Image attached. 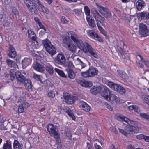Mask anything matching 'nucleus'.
<instances>
[{"instance_id": "f257e3e1", "label": "nucleus", "mask_w": 149, "mask_h": 149, "mask_svg": "<svg viewBox=\"0 0 149 149\" xmlns=\"http://www.w3.org/2000/svg\"><path fill=\"white\" fill-rule=\"evenodd\" d=\"M119 118L125 122L129 124L125 127V130L128 132H134V133H138L139 132V128L137 126V122L131 120L123 116H120Z\"/></svg>"}, {"instance_id": "f03ea898", "label": "nucleus", "mask_w": 149, "mask_h": 149, "mask_svg": "<svg viewBox=\"0 0 149 149\" xmlns=\"http://www.w3.org/2000/svg\"><path fill=\"white\" fill-rule=\"evenodd\" d=\"M43 44L46 51L52 56L56 53V49L54 46L52 45L50 42L46 39L42 41Z\"/></svg>"}, {"instance_id": "7ed1b4c3", "label": "nucleus", "mask_w": 149, "mask_h": 149, "mask_svg": "<svg viewBox=\"0 0 149 149\" xmlns=\"http://www.w3.org/2000/svg\"><path fill=\"white\" fill-rule=\"evenodd\" d=\"M98 72V71L96 68L91 67H90L87 70L81 72V74L84 77L89 78L94 77L96 75Z\"/></svg>"}, {"instance_id": "20e7f679", "label": "nucleus", "mask_w": 149, "mask_h": 149, "mask_svg": "<svg viewBox=\"0 0 149 149\" xmlns=\"http://www.w3.org/2000/svg\"><path fill=\"white\" fill-rule=\"evenodd\" d=\"M96 5L99 11L103 16L106 18H109L111 17V13L107 8L104 7L97 3H96Z\"/></svg>"}, {"instance_id": "39448f33", "label": "nucleus", "mask_w": 149, "mask_h": 149, "mask_svg": "<svg viewBox=\"0 0 149 149\" xmlns=\"http://www.w3.org/2000/svg\"><path fill=\"white\" fill-rule=\"evenodd\" d=\"M77 99L76 97L72 95H68L66 94L64 95L63 101L67 104H72Z\"/></svg>"}, {"instance_id": "423d86ee", "label": "nucleus", "mask_w": 149, "mask_h": 149, "mask_svg": "<svg viewBox=\"0 0 149 149\" xmlns=\"http://www.w3.org/2000/svg\"><path fill=\"white\" fill-rule=\"evenodd\" d=\"M87 34L89 36L95 40L99 42H102L103 41V39L97 34L93 30H88V31Z\"/></svg>"}, {"instance_id": "0eeeda50", "label": "nucleus", "mask_w": 149, "mask_h": 149, "mask_svg": "<svg viewBox=\"0 0 149 149\" xmlns=\"http://www.w3.org/2000/svg\"><path fill=\"white\" fill-rule=\"evenodd\" d=\"M139 32L140 34L143 36H146L148 34V30L146 25L143 23L139 25Z\"/></svg>"}, {"instance_id": "6e6552de", "label": "nucleus", "mask_w": 149, "mask_h": 149, "mask_svg": "<svg viewBox=\"0 0 149 149\" xmlns=\"http://www.w3.org/2000/svg\"><path fill=\"white\" fill-rule=\"evenodd\" d=\"M65 58L62 53L58 54L54 60L55 62L59 64L63 65L65 62Z\"/></svg>"}, {"instance_id": "1a4fd4ad", "label": "nucleus", "mask_w": 149, "mask_h": 149, "mask_svg": "<svg viewBox=\"0 0 149 149\" xmlns=\"http://www.w3.org/2000/svg\"><path fill=\"white\" fill-rule=\"evenodd\" d=\"M107 100L110 102L112 104H116L120 102V98L114 94L111 93L109 98H107Z\"/></svg>"}, {"instance_id": "9d476101", "label": "nucleus", "mask_w": 149, "mask_h": 149, "mask_svg": "<svg viewBox=\"0 0 149 149\" xmlns=\"http://www.w3.org/2000/svg\"><path fill=\"white\" fill-rule=\"evenodd\" d=\"M101 89L102 91L101 93V95L107 100V98H109L110 95L111 93V92L106 87L104 86Z\"/></svg>"}, {"instance_id": "9b49d317", "label": "nucleus", "mask_w": 149, "mask_h": 149, "mask_svg": "<svg viewBox=\"0 0 149 149\" xmlns=\"http://www.w3.org/2000/svg\"><path fill=\"white\" fill-rule=\"evenodd\" d=\"M93 14L94 17L95 18L96 21L97 22L102 23V22H104L105 21V19L103 17L100 15L98 12L96 10H94L93 11Z\"/></svg>"}, {"instance_id": "f8f14e48", "label": "nucleus", "mask_w": 149, "mask_h": 149, "mask_svg": "<svg viewBox=\"0 0 149 149\" xmlns=\"http://www.w3.org/2000/svg\"><path fill=\"white\" fill-rule=\"evenodd\" d=\"M85 44L87 50L91 55L95 58H97L98 56L95 50L88 43L86 42Z\"/></svg>"}, {"instance_id": "ddd939ff", "label": "nucleus", "mask_w": 149, "mask_h": 149, "mask_svg": "<svg viewBox=\"0 0 149 149\" xmlns=\"http://www.w3.org/2000/svg\"><path fill=\"white\" fill-rule=\"evenodd\" d=\"M77 82L81 86L86 87H91L92 86V83L90 81H86L83 79H78Z\"/></svg>"}, {"instance_id": "4468645a", "label": "nucleus", "mask_w": 149, "mask_h": 149, "mask_svg": "<svg viewBox=\"0 0 149 149\" xmlns=\"http://www.w3.org/2000/svg\"><path fill=\"white\" fill-rule=\"evenodd\" d=\"M15 75L18 83H23L26 80L25 77L19 72H15Z\"/></svg>"}, {"instance_id": "2eb2a0df", "label": "nucleus", "mask_w": 149, "mask_h": 149, "mask_svg": "<svg viewBox=\"0 0 149 149\" xmlns=\"http://www.w3.org/2000/svg\"><path fill=\"white\" fill-rule=\"evenodd\" d=\"M145 5V3L143 0H138L136 3V8L139 11L141 10Z\"/></svg>"}, {"instance_id": "dca6fc26", "label": "nucleus", "mask_w": 149, "mask_h": 149, "mask_svg": "<svg viewBox=\"0 0 149 149\" xmlns=\"http://www.w3.org/2000/svg\"><path fill=\"white\" fill-rule=\"evenodd\" d=\"M137 16L141 19H149V13L143 11L137 14Z\"/></svg>"}, {"instance_id": "f3484780", "label": "nucleus", "mask_w": 149, "mask_h": 149, "mask_svg": "<svg viewBox=\"0 0 149 149\" xmlns=\"http://www.w3.org/2000/svg\"><path fill=\"white\" fill-rule=\"evenodd\" d=\"M32 59L29 58H25L22 61V67L23 68H25L31 63Z\"/></svg>"}, {"instance_id": "a211bd4d", "label": "nucleus", "mask_w": 149, "mask_h": 149, "mask_svg": "<svg viewBox=\"0 0 149 149\" xmlns=\"http://www.w3.org/2000/svg\"><path fill=\"white\" fill-rule=\"evenodd\" d=\"M80 107L84 110L88 112L90 110V107L86 102L81 101L80 102Z\"/></svg>"}, {"instance_id": "6ab92c4d", "label": "nucleus", "mask_w": 149, "mask_h": 149, "mask_svg": "<svg viewBox=\"0 0 149 149\" xmlns=\"http://www.w3.org/2000/svg\"><path fill=\"white\" fill-rule=\"evenodd\" d=\"M9 48V52L8 53V56L10 58H15L17 55V54L14 47L12 45H10Z\"/></svg>"}, {"instance_id": "aec40b11", "label": "nucleus", "mask_w": 149, "mask_h": 149, "mask_svg": "<svg viewBox=\"0 0 149 149\" xmlns=\"http://www.w3.org/2000/svg\"><path fill=\"white\" fill-rule=\"evenodd\" d=\"M24 86L29 91H31L32 90L33 85L31 82L30 79H26L24 81Z\"/></svg>"}, {"instance_id": "412c9836", "label": "nucleus", "mask_w": 149, "mask_h": 149, "mask_svg": "<svg viewBox=\"0 0 149 149\" xmlns=\"http://www.w3.org/2000/svg\"><path fill=\"white\" fill-rule=\"evenodd\" d=\"M68 34L69 37H70L72 40L74 41V43L77 42V41L79 40L78 39L77 34L75 33L72 31H70L68 32Z\"/></svg>"}, {"instance_id": "4be33fe9", "label": "nucleus", "mask_w": 149, "mask_h": 149, "mask_svg": "<svg viewBox=\"0 0 149 149\" xmlns=\"http://www.w3.org/2000/svg\"><path fill=\"white\" fill-rule=\"evenodd\" d=\"M75 43L77 45L79 48L83 50L84 52H86L87 51L84 44L81 40L79 39Z\"/></svg>"}, {"instance_id": "5701e85b", "label": "nucleus", "mask_w": 149, "mask_h": 149, "mask_svg": "<svg viewBox=\"0 0 149 149\" xmlns=\"http://www.w3.org/2000/svg\"><path fill=\"white\" fill-rule=\"evenodd\" d=\"M33 68L36 70L40 72H42L44 70L43 66L40 64L36 62L33 66Z\"/></svg>"}, {"instance_id": "b1692460", "label": "nucleus", "mask_w": 149, "mask_h": 149, "mask_svg": "<svg viewBox=\"0 0 149 149\" xmlns=\"http://www.w3.org/2000/svg\"><path fill=\"white\" fill-rule=\"evenodd\" d=\"M66 47L68 50L71 51L72 52H76V47L72 43H70L66 46Z\"/></svg>"}, {"instance_id": "393cba45", "label": "nucleus", "mask_w": 149, "mask_h": 149, "mask_svg": "<svg viewBox=\"0 0 149 149\" xmlns=\"http://www.w3.org/2000/svg\"><path fill=\"white\" fill-rule=\"evenodd\" d=\"M22 143H20L17 140H15L13 143V148L14 149H22Z\"/></svg>"}, {"instance_id": "a878e982", "label": "nucleus", "mask_w": 149, "mask_h": 149, "mask_svg": "<svg viewBox=\"0 0 149 149\" xmlns=\"http://www.w3.org/2000/svg\"><path fill=\"white\" fill-rule=\"evenodd\" d=\"M30 12L33 15H36L37 13V10L35 4L33 3L28 8Z\"/></svg>"}, {"instance_id": "bb28decb", "label": "nucleus", "mask_w": 149, "mask_h": 149, "mask_svg": "<svg viewBox=\"0 0 149 149\" xmlns=\"http://www.w3.org/2000/svg\"><path fill=\"white\" fill-rule=\"evenodd\" d=\"M6 62L8 67H13L15 68L17 66L15 62L10 59H7Z\"/></svg>"}, {"instance_id": "cd10ccee", "label": "nucleus", "mask_w": 149, "mask_h": 149, "mask_svg": "<svg viewBox=\"0 0 149 149\" xmlns=\"http://www.w3.org/2000/svg\"><path fill=\"white\" fill-rule=\"evenodd\" d=\"M86 19L90 26L94 28L95 26V23L93 19H92L90 18V17L88 16L86 17Z\"/></svg>"}, {"instance_id": "c85d7f7f", "label": "nucleus", "mask_w": 149, "mask_h": 149, "mask_svg": "<svg viewBox=\"0 0 149 149\" xmlns=\"http://www.w3.org/2000/svg\"><path fill=\"white\" fill-rule=\"evenodd\" d=\"M46 70L50 74L52 75L53 73V68L52 65L49 64H47L46 65Z\"/></svg>"}, {"instance_id": "c756f323", "label": "nucleus", "mask_w": 149, "mask_h": 149, "mask_svg": "<svg viewBox=\"0 0 149 149\" xmlns=\"http://www.w3.org/2000/svg\"><path fill=\"white\" fill-rule=\"evenodd\" d=\"M28 32L29 38H31L32 40H35L36 39V36L32 30L31 29L29 30Z\"/></svg>"}, {"instance_id": "7c9ffc66", "label": "nucleus", "mask_w": 149, "mask_h": 149, "mask_svg": "<svg viewBox=\"0 0 149 149\" xmlns=\"http://www.w3.org/2000/svg\"><path fill=\"white\" fill-rule=\"evenodd\" d=\"M115 91H117L118 92L121 94H124L125 92V89L120 86L118 84L117 87L115 90Z\"/></svg>"}, {"instance_id": "2f4dec72", "label": "nucleus", "mask_w": 149, "mask_h": 149, "mask_svg": "<svg viewBox=\"0 0 149 149\" xmlns=\"http://www.w3.org/2000/svg\"><path fill=\"white\" fill-rule=\"evenodd\" d=\"M101 88L100 87H92L91 89V93L95 95L101 92Z\"/></svg>"}, {"instance_id": "473e14b6", "label": "nucleus", "mask_w": 149, "mask_h": 149, "mask_svg": "<svg viewBox=\"0 0 149 149\" xmlns=\"http://www.w3.org/2000/svg\"><path fill=\"white\" fill-rule=\"evenodd\" d=\"M11 145L10 141L7 140L3 144V149H11Z\"/></svg>"}, {"instance_id": "72a5a7b5", "label": "nucleus", "mask_w": 149, "mask_h": 149, "mask_svg": "<svg viewBox=\"0 0 149 149\" xmlns=\"http://www.w3.org/2000/svg\"><path fill=\"white\" fill-rule=\"evenodd\" d=\"M68 77L71 79H74L75 76V74L72 69H69L68 71Z\"/></svg>"}, {"instance_id": "f704fd0d", "label": "nucleus", "mask_w": 149, "mask_h": 149, "mask_svg": "<svg viewBox=\"0 0 149 149\" xmlns=\"http://www.w3.org/2000/svg\"><path fill=\"white\" fill-rule=\"evenodd\" d=\"M32 40V42L30 45L31 47L33 49H36L38 47V44L36 40V39L35 40Z\"/></svg>"}, {"instance_id": "c9c22d12", "label": "nucleus", "mask_w": 149, "mask_h": 149, "mask_svg": "<svg viewBox=\"0 0 149 149\" xmlns=\"http://www.w3.org/2000/svg\"><path fill=\"white\" fill-rule=\"evenodd\" d=\"M117 72L121 77L124 79H126L127 78V75L124 72L119 70H117Z\"/></svg>"}, {"instance_id": "e433bc0d", "label": "nucleus", "mask_w": 149, "mask_h": 149, "mask_svg": "<svg viewBox=\"0 0 149 149\" xmlns=\"http://www.w3.org/2000/svg\"><path fill=\"white\" fill-rule=\"evenodd\" d=\"M55 70L61 77H66L67 76L65 75L63 71L56 68H55Z\"/></svg>"}, {"instance_id": "4c0bfd02", "label": "nucleus", "mask_w": 149, "mask_h": 149, "mask_svg": "<svg viewBox=\"0 0 149 149\" xmlns=\"http://www.w3.org/2000/svg\"><path fill=\"white\" fill-rule=\"evenodd\" d=\"M118 84H114L113 82H109L108 83V86L114 90H115Z\"/></svg>"}, {"instance_id": "58836bf2", "label": "nucleus", "mask_w": 149, "mask_h": 149, "mask_svg": "<svg viewBox=\"0 0 149 149\" xmlns=\"http://www.w3.org/2000/svg\"><path fill=\"white\" fill-rule=\"evenodd\" d=\"M97 26L98 29L100 31V32L105 36H106V32L99 25L98 22H97Z\"/></svg>"}, {"instance_id": "ea45409f", "label": "nucleus", "mask_w": 149, "mask_h": 149, "mask_svg": "<svg viewBox=\"0 0 149 149\" xmlns=\"http://www.w3.org/2000/svg\"><path fill=\"white\" fill-rule=\"evenodd\" d=\"M47 95L49 97L53 98L55 96V92L52 90L49 91L47 93Z\"/></svg>"}, {"instance_id": "a19ab883", "label": "nucleus", "mask_w": 149, "mask_h": 149, "mask_svg": "<svg viewBox=\"0 0 149 149\" xmlns=\"http://www.w3.org/2000/svg\"><path fill=\"white\" fill-rule=\"evenodd\" d=\"M84 10L85 14L87 16H90V10L89 8L87 6H85L84 7Z\"/></svg>"}, {"instance_id": "79ce46f5", "label": "nucleus", "mask_w": 149, "mask_h": 149, "mask_svg": "<svg viewBox=\"0 0 149 149\" xmlns=\"http://www.w3.org/2000/svg\"><path fill=\"white\" fill-rule=\"evenodd\" d=\"M120 45L121 46L120 47H119L118 45L117 46L118 49H119L120 52H123L124 51L123 49L121 47H124L125 45V43L124 41L123 40L120 41Z\"/></svg>"}, {"instance_id": "37998d69", "label": "nucleus", "mask_w": 149, "mask_h": 149, "mask_svg": "<svg viewBox=\"0 0 149 149\" xmlns=\"http://www.w3.org/2000/svg\"><path fill=\"white\" fill-rule=\"evenodd\" d=\"M140 116L142 118L146 119L149 121V115L145 113H143L140 114Z\"/></svg>"}, {"instance_id": "c03bdc74", "label": "nucleus", "mask_w": 149, "mask_h": 149, "mask_svg": "<svg viewBox=\"0 0 149 149\" xmlns=\"http://www.w3.org/2000/svg\"><path fill=\"white\" fill-rule=\"evenodd\" d=\"M69 37H67L66 36H64L63 38V42L66 46L70 43L69 39Z\"/></svg>"}, {"instance_id": "a18cd8bd", "label": "nucleus", "mask_w": 149, "mask_h": 149, "mask_svg": "<svg viewBox=\"0 0 149 149\" xmlns=\"http://www.w3.org/2000/svg\"><path fill=\"white\" fill-rule=\"evenodd\" d=\"M54 148L55 149H61L62 147L61 143L59 141H57L56 143L54 146Z\"/></svg>"}, {"instance_id": "49530a36", "label": "nucleus", "mask_w": 149, "mask_h": 149, "mask_svg": "<svg viewBox=\"0 0 149 149\" xmlns=\"http://www.w3.org/2000/svg\"><path fill=\"white\" fill-rule=\"evenodd\" d=\"M35 3L37 4L38 6V9H39L40 8H41L42 7H43V5H42L41 2L39 0H33Z\"/></svg>"}, {"instance_id": "de8ad7c7", "label": "nucleus", "mask_w": 149, "mask_h": 149, "mask_svg": "<svg viewBox=\"0 0 149 149\" xmlns=\"http://www.w3.org/2000/svg\"><path fill=\"white\" fill-rule=\"evenodd\" d=\"M144 102L148 105H149V96L145 95L143 97Z\"/></svg>"}, {"instance_id": "09e8293b", "label": "nucleus", "mask_w": 149, "mask_h": 149, "mask_svg": "<svg viewBox=\"0 0 149 149\" xmlns=\"http://www.w3.org/2000/svg\"><path fill=\"white\" fill-rule=\"evenodd\" d=\"M39 10L47 14H48L49 12L48 9L44 7L43 6V7H42L41 8H40Z\"/></svg>"}, {"instance_id": "8fccbe9b", "label": "nucleus", "mask_w": 149, "mask_h": 149, "mask_svg": "<svg viewBox=\"0 0 149 149\" xmlns=\"http://www.w3.org/2000/svg\"><path fill=\"white\" fill-rule=\"evenodd\" d=\"M24 3L27 8L31 6V5L33 4L32 1L30 0H26L24 1Z\"/></svg>"}, {"instance_id": "3c124183", "label": "nucleus", "mask_w": 149, "mask_h": 149, "mask_svg": "<svg viewBox=\"0 0 149 149\" xmlns=\"http://www.w3.org/2000/svg\"><path fill=\"white\" fill-rule=\"evenodd\" d=\"M74 13L77 15H79L81 13V10L79 9H75L73 11Z\"/></svg>"}, {"instance_id": "603ef678", "label": "nucleus", "mask_w": 149, "mask_h": 149, "mask_svg": "<svg viewBox=\"0 0 149 149\" xmlns=\"http://www.w3.org/2000/svg\"><path fill=\"white\" fill-rule=\"evenodd\" d=\"M137 56H139L140 57V59H141V61L142 62L144 63H145V64L146 65H148V64L149 65V62H148L147 61H145L143 59V57H142V56H141L140 54H138L137 55Z\"/></svg>"}, {"instance_id": "864d4df0", "label": "nucleus", "mask_w": 149, "mask_h": 149, "mask_svg": "<svg viewBox=\"0 0 149 149\" xmlns=\"http://www.w3.org/2000/svg\"><path fill=\"white\" fill-rule=\"evenodd\" d=\"M54 125L52 124L49 125L47 126V129L49 132H51V130L53 129L54 128Z\"/></svg>"}, {"instance_id": "5fc2aeb1", "label": "nucleus", "mask_w": 149, "mask_h": 149, "mask_svg": "<svg viewBox=\"0 0 149 149\" xmlns=\"http://www.w3.org/2000/svg\"><path fill=\"white\" fill-rule=\"evenodd\" d=\"M33 77L38 81H41L40 75H38L36 74H34Z\"/></svg>"}, {"instance_id": "6e6d98bb", "label": "nucleus", "mask_w": 149, "mask_h": 149, "mask_svg": "<svg viewBox=\"0 0 149 149\" xmlns=\"http://www.w3.org/2000/svg\"><path fill=\"white\" fill-rule=\"evenodd\" d=\"M12 12L13 14L15 15H18L19 14L17 10L15 7L13 8Z\"/></svg>"}, {"instance_id": "4d7b16f0", "label": "nucleus", "mask_w": 149, "mask_h": 149, "mask_svg": "<svg viewBox=\"0 0 149 149\" xmlns=\"http://www.w3.org/2000/svg\"><path fill=\"white\" fill-rule=\"evenodd\" d=\"M18 111L19 113H23L24 111V108L21 105L19 106Z\"/></svg>"}, {"instance_id": "13d9d810", "label": "nucleus", "mask_w": 149, "mask_h": 149, "mask_svg": "<svg viewBox=\"0 0 149 149\" xmlns=\"http://www.w3.org/2000/svg\"><path fill=\"white\" fill-rule=\"evenodd\" d=\"M10 75L11 79L13 80L15 78V73L14 72H12L11 70L10 72Z\"/></svg>"}, {"instance_id": "bf43d9fd", "label": "nucleus", "mask_w": 149, "mask_h": 149, "mask_svg": "<svg viewBox=\"0 0 149 149\" xmlns=\"http://www.w3.org/2000/svg\"><path fill=\"white\" fill-rule=\"evenodd\" d=\"M61 22L63 24H66L68 22V21L66 20L65 17L63 16L61 17Z\"/></svg>"}, {"instance_id": "052dcab7", "label": "nucleus", "mask_w": 149, "mask_h": 149, "mask_svg": "<svg viewBox=\"0 0 149 149\" xmlns=\"http://www.w3.org/2000/svg\"><path fill=\"white\" fill-rule=\"evenodd\" d=\"M66 135L68 138L70 139L72 137V135L70 132L69 130L67 129L66 132Z\"/></svg>"}, {"instance_id": "680f3d73", "label": "nucleus", "mask_w": 149, "mask_h": 149, "mask_svg": "<svg viewBox=\"0 0 149 149\" xmlns=\"http://www.w3.org/2000/svg\"><path fill=\"white\" fill-rule=\"evenodd\" d=\"M51 131V132H49V133L51 134V135H52L54 134H57V132H58L56 130V128L55 127Z\"/></svg>"}, {"instance_id": "e2e57ef3", "label": "nucleus", "mask_w": 149, "mask_h": 149, "mask_svg": "<svg viewBox=\"0 0 149 149\" xmlns=\"http://www.w3.org/2000/svg\"><path fill=\"white\" fill-rule=\"evenodd\" d=\"M3 120L2 119H0V127L1 130L4 129Z\"/></svg>"}, {"instance_id": "0e129e2a", "label": "nucleus", "mask_w": 149, "mask_h": 149, "mask_svg": "<svg viewBox=\"0 0 149 149\" xmlns=\"http://www.w3.org/2000/svg\"><path fill=\"white\" fill-rule=\"evenodd\" d=\"M67 113L68 114L69 116H70L71 117L72 119L73 120H74L75 119V117L74 116L73 113H72L71 111H68L67 112Z\"/></svg>"}, {"instance_id": "69168bd1", "label": "nucleus", "mask_w": 149, "mask_h": 149, "mask_svg": "<svg viewBox=\"0 0 149 149\" xmlns=\"http://www.w3.org/2000/svg\"><path fill=\"white\" fill-rule=\"evenodd\" d=\"M24 108H26L29 106L30 104L27 102H24L21 105Z\"/></svg>"}, {"instance_id": "338daca9", "label": "nucleus", "mask_w": 149, "mask_h": 149, "mask_svg": "<svg viewBox=\"0 0 149 149\" xmlns=\"http://www.w3.org/2000/svg\"><path fill=\"white\" fill-rule=\"evenodd\" d=\"M23 94H24V93H23ZM24 95H23V96L21 97H19L18 99V102H22L25 100L26 97H24Z\"/></svg>"}, {"instance_id": "774afa93", "label": "nucleus", "mask_w": 149, "mask_h": 149, "mask_svg": "<svg viewBox=\"0 0 149 149\" xmlns=\"http://www.w3.org/2000/svg\"><path fill=\"white\" fill-rule=\"evenodd\" d=\"M143 74H145L148 78H149V71L147 70H143Z\"/></svg>"}]
</instances>
